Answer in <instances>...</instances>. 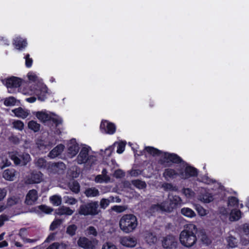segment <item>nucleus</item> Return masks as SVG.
I'll list each match as a JSON object with an SVG mask.
<instances>
[{
	"mask_svg": "<svg viewBox=\"0 0 249 249\" xmlns=\"http://www.w3.org/2000/svg\"><path fill=\"white\" fill-rule=\"evenodd\" d=\"M28 79L31 82H37V85H27L21 89V92L25 95L34 96L41 101L46 98L48 89L45 85L41 82L37 76L33 72H30L27 74Z\"/></svg>",
	"mask_w": 249,
	"mask_h": 249,
	"instance_id": "1",
	"label": "nucleus"
},
{
	"mask_svg": "<svg viewBox=\"0 0 249 249\" xmlns=\"http://www.w3.org/2000/svg\"><path fill=\"white\" fill-rule=\"evenodd\" d=\"M197 232L196 226L193 224L185 226L184 229L179 234V240L180 244L187 248H190L196 242V234Z\"/></svg>",
	"mask_w": 249,
	"mask_h": 249,
	"instance_id": "2",
	"label": "nucleus"
},
{
	"mask_svg": "<svg viewBox=\"0 0 249 249\" xmlns=\"http://www.w3.org/2000/svg\"><path fill=\"white\" fill-rule=\"evenodd\" d=\"M181 201L182 200L179 196L169 194L167 201L160 204H158L152 206L151 210L153 212L156 211L171 212L178 205L180 204Z\"/></svg>",
	"mask_w": 249,
	"mask_h": 249,
	"instance_id": "3",
	"label": "nucleus"
},
{
	"mask_svg": "<svg viewBox=\"0 0 249 249\" xmlns=\"http://www.w3.org/2000/svg\"><path fill=\"white\" fill-rule=\"evenodd\" d=\"M138 225L137 218L132 214L124 215L119 221V227L125 233L133 232L137 229Z\"/></svg>",
	"mask_w": 249,
	"mask_h": 249,
	"instance_id": "4",
	"label": "nucleus"
},
{
	"mask_svg": "<svg viewBox=\"0 0 249 249\" xmlns=\"http://www.w3.org/2000/svg\"><path fill=\"white\" fill-rule=\"evenodd\" d=\"M144 150L153 156H161L162 158L161 161L162 163H168L170 162L174 163L181 162L180 158L176 154L162 153L158 149L151 146H146Z\"/></svg>",
	"mask_w": 249,
	"mask_h": 249,
	"instance_id": "5",
	"label": "nucleus"
},
{
	"mask_svg": "<svg viewBox=\"0 0 249 249\" xmlns=\"http://www.w3.org/2000/svg\"><path fill=\"white\" fill-rule=\"evenodd\" d=\"M91 149L87 145H82L80 152L76 158V161L79 164L87 163L92 164L96 160L95 157L89 154Z\"/></svg>",
	"mask_w": 249,
	"mask_h": 249,
	"instance_id": "6",
	"label": "nucleus"
},
{
	"mask_svg": "<svg viewBox=\"0 0 249 249\" xmlns=\"http://www.w3.org/2000/svg\"><path fill=\"white\" fill-rule=\"evenodd\" d=\"M33 113L37 119L42 123L52 120L56 125H58L61 124L62 122L61 117L46 110L35 112Z\"/></svg>",
	"mask_w": 249,
	"mask_h": 249,
	"instance_id": "7",
	"label": "nucleus"
},
{
	"mask_svg": "<svg viewBox=\"0 0 249 249\" xmlns=\"http://www.w3.org/2000/svg\"><path fill=\"white\" fill-rule=\"evenodd\" d=\"M100 213L98 201H91L82 205L79 209V213L84 215H96Z\"/></svg>",
	"mask_w": 249,
	"mask_h": 249,
	"instance_id": "8",
	"label": "nucleus"
},
{
	"mask_svg": "<svg viewBox=\"0 0 249 249\" xmlns=\"http://www.w3.org/2000/svg\"><path fill=\"white\" fill-rule=\"evenodd\" d=\"M9 155L16 165H25L31 160L30 156L27 153L19 155L17 152H12Z\"/></svg>",
	"mask_w": 249,
	"mask_h": 249,
	"instance_id": "9",
	"label": "nucleus"
},
{
	"mask_svg": "<svg viewBox=\"0 0 249 249\" xmlns=\"http://www.w3.org/2000/svg\"><path fill=\"white\" fill-rule=\"evenodd\" d=\"M179 176L183 179H187L191 177L197 176V170L191 166L187 165L185 163H182L179 171Z\"/></svg>",
	"mask_w": 249,
	"mask_h": 249,
	"instance_id": "10",
	"label": "nucleus"
},
{
	"mask_svg": "<svg viewBox=\"0 0 249 249\" xmlns=\"http://www.w3.org/2000/svg\"><path fill=\"white\" fill-rule=\"evenodd\" d=\"M98 243V241L96 239L89 240L85 237H81L77 241L78 246L84 249H95Z\"/></svg>",
	"mask_w": 249,
	"mask_h": 249,
	"instance_id": "11",
	"label": "nucleus"
},
{
	"mask_svg": "<svg viewBox=\"0 0 249 249\" xmlns=\"http://www.w3.org/2000/svg\"><path fill=\"white\" fill-rule=\"evenodd\" d=\"M162 246L164 249H176L178 246V242L175 236L168 235L163 238Z\"/></svg>",
	"mask_w": 249,
	"mask_h": 249,
	"instance_id": "12",
	"label": "nucleus"
},
{
	"mask_svg": "<svg viewBox=\"0 0 249 249\" xmlns=\"http://www.w3.org/2000/svg\"><path fill=\"white\" fill-rule=\"evenodd\" d=\"M100 130L104 133L111 135L115 132L116 126L111 122L107 120H103L101 122L100 124Z\"/></svg>",
	"mask_w": 249,
	"mask_h": 249,
	"instance_id": "13",
	"label": "nucleus"
},
{
	"mask_svg": "<svg viewBox=\"0 0 249 249\" xmlns=\"http://www.w3.org/2000/svg\"><path fill=\"white\" fill-rule=\"evenodd\" d=\"M120 243L123 246L126 248H134L137 244L136 238L131 236H121L119 238Z\"/></svg>",
	"mask_w": 249,
	"mask_h": 249,
	"instance_id": "14",
	"label": "nucleus"
},
{
	"mask_svg": "<svg viewBox=\"0 0 249 249\" xmlns=\"http://www.w3.org/2000/svg\"><path fill=\"white\" fill-rule=\"evenodd\" d=\"M79 151V147L75 139L71 140L68 143L67 152L71 158L74 157Z\"/></svg>",
	"mask_w": 249,
	"mask_h": 249,
	"instance_id": "15",
	"label": "nucleus"
},
{
	"mask_svg": "<svg viewBox=\"0 0 249 249\" xmlns=\"http://www.w3.org/2000/svg\"><path fill=\"white\" fill-rule=\"evenodd\" d=\"M3 83L8 89L16 88L20 86L21 80L18 78L13 77L4 80Z\"/></svg>",
	"mask_w": 249,
	"mask_h": 249,
	"instance_id": "16",
	"label": "nucleus"
},
{
	"mask_svg": "<svg viewBox=\"0 0 249 249\" xmlns=\"http://www.w3.org/2000/svg\"><path fill=\"white\" fill-rule=\"evenodd\" d=\"M43 179V175L40 172H33L29 176L26 182L29 184L40 183Z\"/></svg>",
	"mask_w": 249,
	"mask_h": 249,
	"instance_id": "17",
	"label": "nucleus"
},
{
	"mask_svg": "<svg viewBox=\"0 0 249 249\" xmlns=\"http://www.w3.org/2000/svg\"><path fill=\"white\" fill-rule=\"evenodd\" d=\"M18 173L13 168L7 169L3 171L2 173L3 178L8 181H13L15 179Z\"/></svg>",
	"mask_w": 249,
	"mask_h": 249,
	"instance_id": "18",
	"label": "nucleus"
},
{
	"mask_svg": "<svg viewBox=\"0 0 249 249\" xmlns=\"http://www.w3.org/2000/svg\"><path fill=\"white\" fill-rule=\"evenodd\" d=\"M38 198L37 192L36 190H31L26 195L25 203L27 205H31L35 203Z\"/></svg>",
	"mask_w": 249,
	"mask_h": 249,
	"instance_id": "19",
	"label": "nucleus"
},
{
	"mask_svg": "<svg viewBox=\"0 0 249 249\" xmlns=\"http://www.w3.org/2000/svg\"><path fill=\"white\" fill-rule=\"evenodd\" d=\"M180 171V167L178 168V172L175 171L174 169L171 168L166 169L163 173V176L166 180L173 179L177 176H179V171Z\"/></svg>",
	"mask_w": 249,
	"mask_h": 249,
	"instance_id": "20",
	"label": "nucleus"
},
{
	"mask_svg": "<svg viewBox=\"0 0 249 249\" xmlns=\"http://www.w3.org/2000/svg\"><path fill=\"white\" fill-rule=\"evenodd\" d=\"M110 179V177L107 175V171L104 169L102 172L101 175H97L95 178V181L96 183H108Z\"/></svg>",
	"mask_w": 249,
	"mask_h": 249,
	"instance_id": "21",
	"label": "nucleus"
},
{
	"mask_svg": "<svg viewBox=\"0 0 249 249\" xmlns=\"http://www.w3.org/2000/svg\"><path fill=\"white\" fill-rule=\"evenodd\" d=\"M12 112L16 117L23 119L26 118L30 115L29 110L21 107H18L13 109Z\"/></svg>",
	"mask_w": 249,
	"mask_h": 249,
	"instance_id": "22",
	"label": "nucleus"
},
{
	"mask_svg": "<svg viewBox=\"0 0 249 249\" xmlns=\"http://www.w3.org/2000/svg\"><path fill=\"white\" fill-rule=\"evenodd\" d=\"M14 45L16 49L20 50L26 46L27 42L20 37H16L14 40Z\"/></svg>",
	"mask_w": 249,
	"mask_h": 249,
	"instance_id": "23",
	"label": "nucleus"
},
{
	"mask_svg": "<svg viewBox=\"0 0 249 249\" xmlns=\"http://www.w3.org/2000/svg\"><path fill=\"white\" fill-rule=\"evenodd\" d=\"M64 149V146L63 145H58L50 152L49 157L53 159L57 157L63 152Z\"/></svg>",
	"mask_w": 249,
	"mask_h": 249,
	"instance_id": "24",
	"label": "nucleus"
},
{
	"mask_svg": "<svg viewBox=\"0 0 249 249\" xmlns=\"http://www.w3.org/2000/svg\"><path fill=\"white\" fill-rule=\"evenodd\" d=\"M73 213V211L71 210L70 208L62 206L56 211V213L57 215H71Z\"/></svg>",
	"mask_w": 249,
	"mask_h": 249,
	"instance_id": "25",
	"label": "nucleus"
},
{
	"mask_svg": "<svg viewBox=\"0 0 249 249\" xmlns=\"http://www.w3.org/2000/svg\"><path fill=\"white\" fill-rule=\"evenodd\" d=\"M85 194L88 197H93L99 196L100 192L96 188L92 187L86 189L85 191Z\"/></svg>",
	"mask_w": 249,
	"mask_h": 249,
	"instance_id": "26",
	"label": "nucleus"
},
{
	"mask_svg": "<svg viewBox=\"0 0 249 249\" xmlns=\"http://www.w3.org/2000/svg\"><path fill=\"white\" fill-rule=\"evenodd\" d=\"M198 199L202 202L204 203H209L213 201V196L204 191V193L198 196Z\"/></svg>",
	"mask_w": 249,
	"mask_h": 249,
	"instance_id": "27",
	"label": "nucleus"
},
{
	"mask_svg": "<svg viewBox=\"0 0 249 249\" xmlns=\"http://www.w3.org/2000/svg\"><path fill=\"white\" fill-rule=\"evenodd\" d=\"M241 217L240 211L236 209H233L231 211L229 219L231 221H234L239 220Z\"/></svg>",
	"mask_w": 249,
	"mask_h": 249,
	"instance_id": "28",
	"label": "nucleus"
},
{
	"mask_svg": "<svg viewBox=\"0 0 249 249\" xmlns=\"http://www.w3.org/2000/svg\"><path fill=\"white\" fill-rule=\"evenodd\" d=\"M181 213L184 216L189 218L194 217L196 215L195 212L193 210L187 207L182 208Z\"/></svg>",
	"mask_w": 249,
	"mask_h": 249,
	"instance_id": "29",
	"label": "nucleus"
},
{
	"mask_svg": "<svg viewBox=\"0 0 249 249\" xmlns=\"http://www.w3.org/2000/svg\"><path fill=\"white\" fill-rule=\"evenodd\" d=\"M226 241L228 246L231 248H235L237 246L238 241L233 236L229 235L226 238Z\"/></svg>",
	"mask_w": 249,
	"mask_h": 249,
	"instance_id": "30",
	"label": "nucleus"
},
{
	"mask_svg": "<svg viewBox=\"0 0 249 249\" xmlns=\"http://www.w3.org/2000/svg\"><path fill=\"white\" fill-rule=\"evenodd\" d=\"M28 128L34 132H38L40 130V125L35 121H29L28 124Z\"/></svg>",
	"mask_w": 249,
	"mask_h": 249,
	"instance_id": "31",
	"label": "nucleus"
},
{
	"mask_svg": "<svg viewBox=\"0 0 249 249\" xmlns=\"http://www.w3.org/2000/svg\"><path fill=\"white\" fill-rule=\"evenodd\" d=\"M51 202L54 206H59L61 204V197L58 195H54L50 197Z\"/></svg>",
	"mask_w": 249,
	"mask_h": 249,
	"instance_id": "32",
	"label": "nucleus"
},
{
	"mask_svg": "<svg viewBox=\"0 0 249 249\" xmlns=\"http://www.w3.org/2000/svg\"><path fill=\"white\" fill-rule=\"evenodd\" d=\"M69 187L71 190L75 193H78L80 191V185L77 181H72L70 182Z\"/></svg>",
	"mask_w": 249,
	"mask_h": 249,
	"instance_id": "33",
	"label": "nucleus"
},
{
	"mask_svg": "<svg viewBox=\"0 0 249 249\" xmlns=\"http://www.w3.org/2000/svg\"><path fill=\"white\" fill-rule=\"evenodd\" d=\"M162 188L166 191H178V188L177 186L171 183H164L162 185Z\"/></svg>",
	"mask_w": 249,
	"mask_h": 249,
	"instance_id": "34",
	"label": "nucleus"
},
{
	"mask_svg": "<svg viewBox=\"0 0 249 249\" xmlns=\"http://www.w3.org/2000/svg\"><path fill=\"white\" fill-rule=\"evenodd\" d=\"M21 202V200L19 197L18 196H11L9 197L7 199V205L12 206Z\"/></svg>",
	"mask_w": 249,
	"mask_h": 249,
	"instance_id": "35",
	"label": "nucleus"
},
{
	"mask_svg": "<svg viewBox=\"0 0 249 249\" xmlns=\"http://www.w3.org/2000/svg\"><path fill=\"white\" fill-rule=\"evenodd\" d=\"M145 240L147 243L149 244H155L157 240V237L155 235L151 233H147L145 236Z\"/></svg>",
	"mask_w": 249,
	"mask_h": 249,
	"instance_id": "36",
	"label": "nucleus"
},
{
	"mask_svg": "<svg viewBox=\"0 0 249 249\" xmlns=\"http://www.w3.org/2000/svg\"><path fill=\"white\" fill-rule=\"evenodd\" d=\"M195 207L199 216H204L208 214V212L200 205L196 204L195 205Z\"/></svg>",
	"mask_w": 249,
	"mask_h": 249,
	"instance_id": "37",
	"label": "nucleus"
},
{
	"mask_svg": "<svg viewBox=\"0 0 249 249\" xmlns=\"http://www.w3.org/2000/svg\"><path fill=\"white\" fill-rule=\"evenodd\" d=\"M127 209V207L125 205H115L111 208V210L118 213L124 212Z\"/></svg>",
	"mask_w": 249,
	"mask_h": 249,
	"instance_id": "38",
	"label": "nucleus"
},
{
	"mask_svg": "<svg viewBox=\"0 0 249 249\" xmlns=\"http://www.w3.org/2000/svg\"><path fill=\"white\" fill-rule=\"evenodd\" d=\"M238 204V200L235 197L231 196L228 198V206L229 207H236Z\"/></svg>",
	"mask_w": 249,
	"mask_h": 249,
	"instance_id": "39",
	"label": "nucleus"
},
{
	"mask_svg": "<svg viewBox=\"0 0 249 249\" xmlns=\"http://www.w3.org/2000/svg\"><path fill=\"white\" fill-rule=\"evenodd\" d=\"M77 227L75 225L72 224L69 225L66 230V233L71 236H73L75 234Z\"/></svg>",
	"mask_w": 249,
	"mask_h": 249,
	"instance_id": "40",
	"label": "nucleus"
},
{
	"mask_svg": "<svg viewBox=\"0 0 249 249\" xmlns=\"http://www.w3.org/2000/svg\"><path fill=\"white\" fill-rule=\"evenodd\" d=\"M132 183L138 189H143L146 187V184L144 182L139 180H134L132 181Z\"/></svg>",
	"mask_w": 249,
	"mask_h": 249,
	"instance_id": "41",
	"label": "nucleus"
},
{
	"mask_svg": "<svg viewBox=\"0 0 249 249\" xmlns=\"http://www.w3.org/2000/svg\"><path fill=\"white\" fill-rule=\"evenodd\" d=\"M13 125L14 128L19 130H22L24 126L23 123L20 120L14 121L13 122Z\"/></svg>",
	"mask_w": 249,
	"mask_h": 249,
	"instance_id": "42",
	"label": "nucleus"
},
{
	"mask_svg": "<svg viewBox=\"0 0 249 249\" xmlns=\"http://www.w3.org/2000/svg\"><path fill=\"white\" fill-rule=\"evenodd\" d=\"M86 233L88 235H92L93 236H96L98 234V232L95 229L93 226H89L86 229Z\"/></svg>",
	"mask_w": 249,
	"mask_h": 249,
	"instance_id": "43",
	"label": "nucleus"
},
{
	"mask_svg": "<svg viewBox=\"0 0 249 249\" xmlns=\"http://www.w3.org/2000/svg\"><path fill=\"white\" fill-rule=\"evenodd\" d=\"M16 100L13 97H10L5 99L4 104L6 106H12L16 104Z\"/></svg>",
	"mask_w": 249,
	"mask_h": 249,
	"instance_id": "44",
	"label": "nucleus"
},
{
	"mask_svg": "<svg viewBox=\"0 0 249 249\" xmlns=\"http://www.w3.org/2000/svg\"><path fill=\"white\" fill-rule=\"evenodd\" d=\"M35 163L39 168L46 167L47 165L46 160L43 158L37 159L35 161Z\"/></svg>",
	"mask_w": 249,
	"mask_h": 249,
	"instance_id": "45",
	"label": "nucleus"
},
{
	"mask_svg": "<svg viewBox=\"0 0 249 249\" xmlns=\"http://www.w3.org/2000/svg\"><path fill=\"white\" fill-rule=\"evenodd\" d=\"M183 193L188 198H192L195 196V193L189 188L183 189Z\"/></svg>",
	"mask_w": 249,
	"mask_h": 249,
	"instance_id": "46",
	"label": "nucleus"
},
{
	"mask_svg": "<svg viewBox=\"0 0 249 249\" xmlns=\"http://www.w3.org/2000/svg\"><path fill=\"white\" fill-rule=\"evenodd\" d=\"M110 201L109 198H102L100 201V206L101 208L106 209L109 205Z\"/></svg>",
	"mask_w": 249,
	"mask_h": 249,
	"instance_id": "47",
	"label": "nucleus"
},
{
	"mask_svg": "<svg viewBox=\"0 0 249 249\" xmlns=\"http://www.w3.org/2000/svg\"><path fill=\"white\" fill-rule=\"evenodd\" d=\"M38 209L45 213H50L53 211V209L46 205H40L38 207Z\"/></svg>",
	"mask_w": 249,
	"mask_h": 249,
	"instance_id": "48",
	"label": "nucleus"
},
{
	"mask_svg": "<svg viewBox=\"0 0 249 249\" xmlns=\"http://www.w3.org/2000/svg\"><path fill=\"white\" fill-rule=\"evenodd\" d=\"M62 223V221L59 219L54 220L51 224L50 229L51 230L53 231L56 229Z\"/></svg>",
	"mask_w": 249,
	"mask_h": 249,
	"instance_id": "49",
	"label": "nucleus"
},
{
	"mask_svg": "<svg viewBox=\"0 0 249 249\" xmlns=\"http://www.w3.org/2000/svg\"><path fill=\"white\" fill-rule=\"evenodd\" d=\"M65 202L70 205L75 204L77 202V200L73 197L66 196L64 197Z\"/></svg>",
	"mask_w": 249,
	"mask_h": 249,
	"instance_id": "50",
	"label": "nucleus"
},
{
	"mask_svg": "<svg viewBox=\"0 0 249 249\" xmlns=\"http://www.w3.org/2000/svg\"><path fill=\"white\" fill-rule=\"evenodd\" d=\"M113 150V148L112 146H110L105 149L104 151V153H102V155L104 157H109L111 156L112 152Z\"/></svg>",
	"mask_w": 249,
	"mask_h": 249,
	"instance_id": "51",
	"label": "nucleus"
},
{
	"mask_svg": "<svg viewBox=\"0 0 249 249\" xmlns=\"http://www.w3.org/2000/svg\"><path fill=\"white\" fill-rule=\"evenodd\" d=\"M125 142H121L118 143L117 152L118 154H122L124 150Z\"/></svg>",
	"mask_w": 249,
	"mask_h": 249,
	"instance_id": "52",
	"label": "nucleus"
},
{
	"mask_svg": "<svg viewBox=\"0 0 249 249\" xmlns=\"http://www.w3.org/2000/svg\"><path fill=\"white\" fill-rule=\"evenodd\" d=\"M102 249H117L115 245L110 242H106L103 244Z\"/></svg>",
	"mask_w": 249,
	"mask_h": 249,
	"instance_id": "53",
	"label": "nucleus"
},
{
	"mask_svg": "<svg viewBox=\"0 0 249 249\" xmlns=\"http://www.w3.org/2000/svg\"><path fill=\"white\" fill-rule=\"evenodd\" d=\"M58 167H60L62 169L64 167V164L62 162L57 163H53L50 164L48 167V169H50L51 168L56 170V168Z\"/></svg>",
	"mask_w": 249,
	"mask_h": 249,
	"instance_id": "54",
	"label": "nucleus"
},
{
	"mask_svg": "<svg viewBox=\"0 0 249 249\" xmlns=\"http://www.w3.org/2000/svg\"><path fill=\"white\" fill-rule=\"evenodd\" d=\"M25 65L26 67L29 68L31 67L33 63L32 59L30 58L29 54H27L25 57Z\"/></svg>",
	"mask_w": 249,
	"mask_h": 249,
	"instance_id": "55",
	"label": "nucleus"
},
{
	"mask_svg": "<svg viewBox=\"0 0 249 249\" xmlns=\"http://www.w3.org/2000/svg\"><path fill=\"white\" fill-rule=\"evenodd\" d=\"M7 195V190L0 188V201L4 199Z\"/></svg>",
	"mask_w": 249,
	"mask_h": 249,
	"instance_id": "56",
	"label": "nucleus"
},
{
	"mask_svg": "<svg viewBox=\"0 0 249 249\" xmlns=\"http://www.w3.org/2000/svg\"><path fill=\"white\" fill-rule=\"evenodd\" d=\"M26 233H27V231H26V230L25 229H24V228L21 229L19 231L18 234L23 241L25 240V239L26 238L25 237Z\"/></svg>",
	"mask_w": 249,
	"mask_h": 249,
	"instance_id": "57",
	"label": "nucleus"
},
{
	"mask_svg": "<svg viewBox=\"0 0 249 249\" xmlns=\"http://www.w3.org/2000/svg\"><path fill=\"white\" fill-rule=\"evenodd\" d=\"M110 203L111 202H116V203H120L121 202V199L119 198V196H110L108 197Z\"/></svg>",
	"mask_w": 249,
	"mask_h": 249,
	"instance_id": "58",
	"label": "nucleus"
},
{
	"mask_svg": "<svg viewBox=\"0 0 249 249\" xmlns=\"http://www.w3.org/2000/svg\"><path fill=\"white\" fill-rule=\"evenodd\" d=\"M242 230L244 233L246 235H248L249 234V224H245L242 226Z\"/></svg>",
	"mask_w": 249,
	"mask_h": 249,
	"instance_id": "59",
	"label": "nucleus"
},
{
	"mask_svg": "<svg viewBox=\"0 0 249 249\" xmlns=\"http://www.w3.org/2000/svg\"><path fill=\"white\" fill-rule=\"evenodd\" d=\"M114 176L116 178H120L124 176V173L121 170H117L115 172Z\"/></svg>",
	"mask_w": 249,
	"mask_h": 249,
	"instance_id": "60",
	"label": "nucleus"
},
{
	"mask_svg": "<svg viewBox=\"0 0 249 249\" xmlns=\"http://www.w3.org/2000/svg\"><path fill=\"white\" fill-rule=\"evenodd\" d=\"M38 147L40 150L43 151L44 149H49V147H47V146L45 145L44 142L43 141H40L37 143Z\"/></svg>",
	"mask_w": 249,
	"mask_h": 249,
	"instance_id": "61",
	"label": "nucleus"
},
{
	"mask_svg": "<svg viewBox=\"0 0 249 249\" xmlns=\"http://www.w3.org/2000/svg\"><path fill=\"white\" fill-rule=\"evenodd\" d=\"M8 220V217L5 215H1L0 216V227L2 226L4 221Z\"/></svg>",
	"mask_w": 249,
	"mask_h": 249,
	"instance_id": "62",
	"label": "nucleus"
},
{
	"mask_svg": "<svg viewBox=\"0 0 249 249\" xmlns=\"http://www.w3.org/2000/svg\"><path fill=\"white\" fill-rule=\"evenodd\" d=\"M241 242L243 245H246L249 244V238L248 237H242Z\"/></svg>",
	"mask_w": 249,
	"mask_h": 249,
	"instance_id": "63",
	"label": "nucleus"
},
{
	"mask_svg": "<svg viewBox=\"0 0 249 249\" xmlns=\"http://www.w3.org/2000/svg\"><path fill=\"white\" fill-rule=\"evenodd\" d=\"M59 244L58 243H54L48 247L46 249H58Z\"/></svg>",
	"mask_w": 249,
	"mask_h": 249,
	"instance_id": "64",
	"label": "nucleus"
}]
</instances>
